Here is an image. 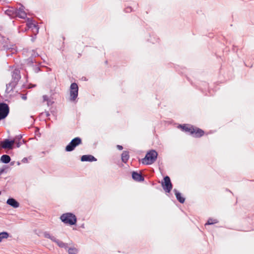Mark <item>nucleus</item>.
<instances>
[{
    "label": "nucleus",
    "instance_id": "f257e3e1",
    "mask_svg": "<svg viewBox=\"0 0 254 254\" xmlns=\"http://www.w3.org/2000/svg\"><path fill=\"white\" fill-rule=\"evenodd\" d=\"M158 155L157 152L152 150L147 152L144 158L141 160V162L143 164L151 165L155 162Z\"/></svg>",
    "mask_w": 254,
    "mask_h": 254
},
{
    "label": "nucleus",
    "instance_id": "f03ea898",
    "mask_svg": "<svg viewBox=\"0 0 254 254\" xmlns=\"http://www.w3.org/2000/svg\"><path fill=\"white\" fill-rule=\"evenodd\" d=\"M60 219L64 224L70 225L75 224L77 221L75 215L71 213H66L62 214Z\"/></svg>",
    "mask_w": 254,
    "mask_h": 254
},
{
    "label": "nucleus",
    "instance_id": "7ed1b4c3",
    "mask_svg": "<svg viewBox=\"0 0 254 254\" xmlns=\"http://www.w3.org/2000/svg\"><path fill=\"white\" fill-rule=\"evenodd\" d=\"M183 130L189 132L195 137H200L203 135L204 131L199 128H194L192 126L190 125L180 126Z\"/></svg>",
    "mask_w": 254,
    "mask_h": 254
},
{
    "label": "nucleus",
    "instance_id": "20e7f679",
    "mask_svg": "<svg viewBox=\"0 0 254 254\" xmlns=\"http://www.w3.org/2000/svg\"><path fill=\"white\" fill-rule=\"evenodd\" d=\"M81 143V139L80 137H77L73 138L70 143L65 147V150L67 152L73 151L74 148Z\"/></svg>",
    "mask_w": 254,
    "mask_h": 254
},
{
    "label": "nucleus",
    "instance_id": "39448f33",
    "mask_svg": "<svg viewBox=\"0 0 254 254\" xmlns=\"http://www.w3.org/2000/svg\"><path fill=\"white\" fill-rule=\"evenodd\" d=\"M8 113V106L6 103H0V121L5 118Z\"/></svg>",
    "mask_w": 254,
    "mask_h": 254
},
{
    "label": "nucleus",
    "instance_id": "423d86ee",
    "mask_svg": "<svg viewBox=\"0 0 254 254\" xmlns=\"http://www.w3.org/2000/svg\"><path fill=\"white\" fill-rule=\"evenodd\" d=\"M162 186L164 190L167 192H170L172 189V184L170 178L168 176L164 178V182L162 183Z\"/></svg>",
    "mask_w": 254,
    "mask_h": 254
},
{
    "label": "nucleus",
    "instance_id": "0eeeda50",
    "mask_svg": "<svg viewBox=\"0 0 254 254\" xmlns=\"http://www.w3.org/2000/svg\"><path fill=\"white\" fill-rule=\"evenodd\" d=\"M78 85L76 83H72L70 87V100L74 101L78 96Z\"/></svg>",
    "mask_w": 254,
    "mask_h": 254
},
{
    "label": "nucleus",
    "instance_id": "6e6552de",
    "mask_svg": "<svg viewBox=\"0 0 254 254\" xmlns=\"http://www.w3.org/2000/svg\"><path fill=\"white\" fill-rule=\"evenodd\" d=\"M15 15L22 19H25L27 16V14L24 10V6L21 5L20 7L15 10Z\"/></svg>",
    "mask_w": 254,
    "mask_h": 254
},
{
    "label": "nucleus",
    "instance_id": "1a4fd4ad",
    "mask_svg": "<svg viewBox=\"0 0 254 254\" xmlns=\"http://www.w3.org/2000/svg\"><path fill=\"white\" fill-rule=\"evenodd\" d=\"M15 141V139L12 140L7 139H5L1 142L2 147L4 149H12Z\"/></svg>",
    "mask_w": 254,
    "mask_h": 254
},
{
    "label": "nucleus",
    "instance_id": "9d476101",
    "mask_svg": "<svg viewBox=\"0 0 254 254\" xmlns=\"http://www.w3.org/2000/svg\"><path fill=\"white\" fill-rule=\"evenodd\" d=\"M21 78L20 70L18 68L14 69L12 72V81L18 83Z\"/></svg>",
    "mask_w": 254,
    "mask_h": 254
},
{
    "label": "nucleus",
    "instance_id": "9b49d317",
    "mask_svg": "<svg viewBox=\"0 0 254 254\" xmlns=\"http://www.w3.org/2000/svg\"><path fill=\"white\" fill-rule=\"evenodd\" d=\"M132 178L135 181L141 182L144 181L143 176L140 174L136 172H133L132 173Z\"/></svg>",
    "mask_w": 254,
    "mask_h": 254
},
{
    "label": "nucleus",
    "instance_id": "f8f14e48",
    "mask_svg": "<svg viewBox=\"0 0 254 254\" xmlns=\"http://www.w3.org/2000/svg\"><path fill=\"white\" fill-rule=\"evenodd\" d=\"M17 83H18L16 82L15 81L11 80L10 82L6 84L5 92L7 93H10L15 87Z\"/></svg>",
    "mask_w": 254,
    "mask_h": 254
},
{
    "label": "nucleus",
    "instance_id": "ddd939ff",
    "mask_svg": "<svg viewBox=\"0 0 254 254\" xmlns=\"http://www.w3.org/2000/svg\"><path fill=\"white\" fill-rule=\"evenodd\" d=\"M97 160L96 158H95L93 156L91 155H84L81 157V161L82 162L84 161H96Z\"/></svg>",
    "mask_w": 254,
    "mask_h": 254
},
{
    "label": "nucleus",
    "instance_id": "4468645a",
    "mask_svg": "<svg viewBox=\"0 0 254 254\" xmlns=\"http://www.w3.org/2000/svg\"><path fill=\"white\" fill-rule=\"evenodd\" d=\"M6 203L13 208H17L19 206V203L15 199L12 198H8L7 200Z\"/></svg>",
    "mask_w": 254,
    "mask_h": 254
},
{
    "label": "nucleus",
    "instance_id": "2eb2a0df",
    "mask_svg": "<svg viewBox=\"0 0 254 254\" xmlns=\"http://www.w3.org/2000/svg\"><path fill=\"white\" fill-rule=\"evenodd\" d=\"M54 242H55L59 247L61 248H64L65 250H67L68 246L70 245V243L68 244L64 243L63 242L58 239H57L56 238L55 239V241H54Z\"/></svg>",
    "mask_w": 254,
    "mask_h": 254
},
{
    "label": "nucleus",
    "instance_id": "dca6fc26",
    "mask_svg": "<svg viewBox=\"0 0 254 254\" xmlns=\"http://www.w3.org/2000/svg\"><path fill=\"white\" fill-rule=\"evenodd\" d=\"M67 250L68 254H77L78 251V249L74 247L72 243H70V245L68 246Z\"/></svg>",
    "mask_w": 254,
    "mask_h": 254
},
{
    "label": "nucleus",
    "instance_id": "f3484780",
    "mask_svg": "<svg viewBox=\"0 0 254 254\" xmlns=\"http://www.w3.org/2000/svg\"><path fill=\"white\" fill-rule=\"evenodd\" d=\"M175 195L177 200L181 203H183L185 202V199L183 197H182L181 193L178 192L176 189L174 190Z\"/></svg>",
    "mask_w": 254,
    "mask_h": 254
},
{
    "label": "nucleus",
    "instance_id": "a211bd4d",
    "mask_svg": "<svg viewBox=\"0 0 254 254\" xmlns=\"http://www.w3.org/2000/svg\"><path fill=\"white\" fill-rule=\"evenodd\" d=\"M0 161L3 163H8L10 161V157L8 155H3L1 156Z\"/></svg>",
    "mask_w": 254,
    "mask_h": 254
},
{
    "label": "nucleus",
    "instance_id": "6ab92c4d",
    "mask_svg": "<svg viewBox=\"0 0 254 254\" xmlns=\"http://www.w3.org/2000/svg\"><path fill=\"white\" fill-rule=\"evenodd\" d=\"M129 158L128 152L127 151H124L122 154V160L124 163H126Z\"/></svg>",
    "mask_w": 254,
    "mask_h": 254
},
{
    "label": "nucleus",
    "instance_id": "aec40b11",
    "mask_svg": "<svg viewBox=\"0 0 254 254\" xmlns=\"http://www.w3.org/2000/svg\"><path fill=\"white\" fill-rule=\"evenodd\" d=\"M43 235L45 238L50 239L53 242L55 241L56 238L54 236H51L50 234L48 232H44Z\"/></svg>",
    "mask_w": 254,
    "mask_h": 254
},
{
    "label": "nucleus",
    "instance_id": "412c9836",
    "mask_svg": "<svg viewBox=\"0 0 254 254\" xmlns=\"http://www.w3.org/2000/svg\"><path fill=\"white\" fill-rule=\"evenodd\" d=\"M9 237V234L6 232L0 233V242L2 241L3 239H6Z\"/></svg>",
    "mask_w": 254,
    "mask_h": 254
},
{
    "label": "nucleus",
    "instance_id": "4be33fe9",
    "mask_svg": "<svg viewBox=\"0 0 254 254\" xmlns=\"http://www.w3.org/2000/svg\"><path fill=\"white\" fill-rule=\"evenodd\" d=\"M218 222V220L217 219H213L212 218H209L205 225H211L213 224L217 223Z\"/></svg>",
    "mask_w": 254,
    "mask_h": 254
},
{
    "label": "nucleus",
    "instance_id": "5701e85b",
    "mask_svg": "<svg viewBox=\"0 0 254 254\" xmlns=\"http://www.w3.org/2000/svg\"><path fill=\"white\" fill-rule=\"evenodd\" d=\"M5 13L10 16L15 15V10L7 9L5 11Z\"/></svg>",
    "mask_w": 254,
    "mask_h": 254
},
{
    "label": "nucleus",
    "instance_id": "b1692460",
    "mask_svg": "<svg viewBox=\"0 0 254 254\" xmlns=\"http://www.w3.org/2000/svg\"><path fill=\"white\" fill-rule=\"evenodd\" d=\"M47 102V104L48 106L52 105L54 103V102L50 98L48 99Z\"/></svg>",
    "mask_w": 254,
    "mask_h": 254
},
{
    "label": "nucleus",
    "instance_id": "393cba45",
    "mask_svg": "<svg viewBox=\"0 0 254 254\" xmlns=\"http://www.w3.org/2000/svg\"><path fill=\"white\" fill-rule=\"evenodd\" d=\"M43 99L44 101H47L48 100L49 98L47 95H44L43 96Z\"/></svg>",
    "mask_w": 254,
    "mask_h": 254
},
{
    "label": "nucleus",
    "instance_id": "a878e982",
    "mask_svg": "<svg viewBox=\"0 0 254 254\" xmlns=\"http://www.w3.org/2000/svg\"><path fill=\"white\" fill-rule=\"evenodd\" d=\"M29 27L30 28H32V27H34L35 28L37 29V30L38 31V29L37 28V26L35 25V24H30V25L29 26Z\"/></svg>",
    "mask_w": 254,
    "mask_h": 254
},
{
    "label": "nucleus",
    "instance_id": "bb28decb",
    "mask_svg": "<svg viewBox=\"0 0 254 254\" xmlns=\"http://www.w3.org/2000/svg\"><path fill=\"white\" fill-rule=\"evenodd\" d=\"M32 52L33 53L32 54V56H34L35 57L37 56H38V54L37 53H36L34 50H32Z\"/></svg>",
    "mask_w": 254,
    "mask_h": 254
},
{
    "label": "nucleus",
    "instance_id": "cd10ccee",
    "mask_svg": "<svg viewBox=\"0 0 254 254\" xmlns=\"http://www.w3.org/2000/svg\"><path fill=\"white\" fill-rule=\"evenodd\" d=\"M117 148H118V149H119V150H122V149H123V146H121V145H118L117 146Z\"/></svg>",
    "mask_w": 254,
    "mask_h": 254
},
{
    "label": "nucleus",
    "instance_id": "c85d7f7f",
    "mask_svg": "<svg viewBox=\"0 0 254 254\" xmlns=\"http://www.w3.org/2000/svg\"><path fill=\"white\" fill-rule=\"evenodd\" d=\"M21 98L23 100H26L27 99V97H26V95H22Z\"/></svg>",
    "mask_w": 254,
    "mask_h": 254
},
{
    "label": "nucleus",
    "instance_id": "c756f323",
    "mask_svg": "<svg viewBox=\"0 0 254 254\" xmlns=\"http://www.w3.org/2000/svg\"><path fill=\"white\" fill-rule=\"evenodd\" d=\"M4 171V168L0 169V175H1Z\"/></svg>",
    "mask_w": 254,
    "mask_h": 254
},
{
    "label": "nucleus",
    "instance_id": "7c9ffc66",
    "mask_svg": "<svg viewBox=\"0 0 254 254\" xmlns=\"http://www.w3.org/2000/svg\"><path fill=\"white\" fill-rule=\"evenodd\" d=\"M27 161V159L26 158H24L22 159V162L25 163Z\"/></svg>",
    "mask_w": 254,
    "mask_h": 254
},
{
    "label": "nucleus",
    "instance_id": "2f4dec72",
    "mask_svg": "<svg viewBox=\"0 0 254 254\" xmlns=\"http://www.w3.org/2000/svg\"><path fill=\"white\" fill-rule=\"evenodd\" d=\"M20 145H21V143L20 142H17L16 143V146L17 147H19L20 146Z\"/></svg>",
    "mask_w": 254,
    "mask_h": 254
},
{
    "label": "nucleus",
    "instance_id": "473e14b6",
    "mask_svg": "<svg viewBox=\"0 0 254 254\" xmlns=\"http://www.w3.org/2000/svg\"><path fill=\"white\" fill-rule=\"evenodd\" d=\"M21 138H22V136L21 135L18 136V139H20Z\"/></svg>",
    "mask_w": 254,
    "mask_h": 254
},
{
    "label": "nucleus",
    "instance_id": "72a5a7b5",
    "mask_svg": "<svg viewBox=\"0 0 254 254\" xmlns=\"http://www.w3.org/2000/svg\"><path fill=\"white\" fill-rule=\"evenodd\" d=\"M29 60H30V62H31L32 63H33V61L32 59H29Z\"/></svg>",
    "mask_w": 254,
    "mask_h": 254
},
{
    "label": "nucleus",
    "instance_id": "f704fd0d",
    "mask_svg": "<svg viewBox=\"0 0 254 254\" xmlns=\"http://www.w3.org/2000/svg\"><path fill=\"white\" fill-rule=\"evenodd\" d=\"M49 113H47V116H49Z\"/></svg>",
    "mask_w": 254,
    "mask_h": 254
}]
</instances>
